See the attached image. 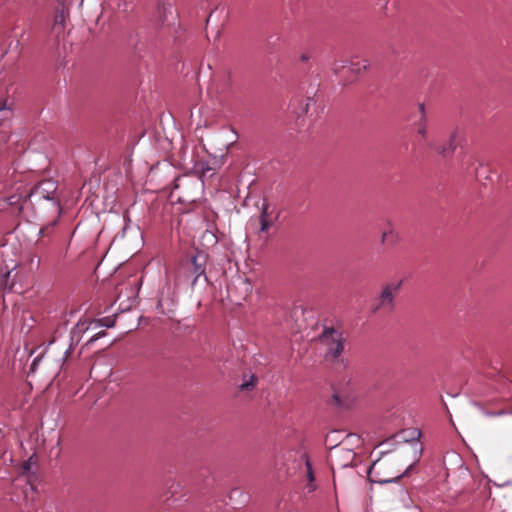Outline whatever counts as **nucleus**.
I'll use <instances>...</instances> for the list:
<instances>
[{
	"label": "nucleus",
	"instance_id": "nucleus-1",
	"mask_svg": "<svg viewBox=\"0 0 512 512\" xmlns=\"http://www.w3.org/2000/svg\"><path fill=\"white\" fill-rule=\"evenodd\" d=\"M400 461V455L396 453L385 452L377 458L368 470V477L372 482L386 484L397 482L401 477L407 475L413 464H410L405 471L401 473L396 466Z\"/></svg>",
	"mask_w": 512,
	"mask_h": 512
},
{
	"label": "nucleus",
	"instance_id": "nucleus-2",
	"mask_svg": "<svg viewBox=\"0 0 512 512\" xmlns=\"http://www.w3.org/2000/svg\"><path fill=\"white\" fill-rule=\"evenodd\" d=\"M208 255L204 251H196L186 259L182 260L176 272V281L186 282L191 280V285L195 286L197 281L203 277L208 282L206 276V264Z\"/></svg>",
	"mask_w": 512,
	"mask_h": 512
},
{
	"label": "nucleus",
	"instance_id": "nucleus-3",
	"mask_svg": "<svg viewBox=\"0 0 512 512\" xmlns=\"http://www.w3.org/2000/svg\"><path fill=\"white\" fill-rule=\"evenodd\" d=\"M319 340L326 348L325 358L327 360H334L338 358L344 350L345 339L342 332L336 329H324Z\"/></svg>",
	"mask_w": 512,
	"mask_h": 512
},
{
	"label": "nucleus",
	"instance_id": "nucleus-4",
	"mask_svg": "<svg viewBox=\"0 0 512 512\" xmlns=\"http://www.w3.org/2000/svg\"><path fill=\"white\" fill-rule=\"evenodd\" d=\"M401 285L402 280L386 284L376 300V303L371 307L372 312L377 313L381 310L391 312L395 307L394 298L398 294Z\"/></svg>",
	"mask_w": 512,
	"mask_h": 512
},
{
	"label": "nucleus",
	"instance_id": "nucleus-5",
	"mask_svg": "<svg viewBox=\"0 0 512 512\" xmlns=\"http://www.w3.org/2000/svg\"><path fill=\"white\" fill-rule=\"evenodd\" d=\"M57 182L51 179L39 182L25 197L45 200H54L57 191Z\"/></svg>",
	"mask_w": 512,
	"mask_h": 512
},
{
	"label": "nucleus",
	"instance_id": "nucleus-6",
	"mask_svg": "<svg viewBox=\"0 0 512 512\" xmlns=\"http://www.w3.org/2000/svg\"><path fill=\"white\" fill-rule=\"evenodd\" d=\"M417 135L420 137V143L428 147L430 150L436 151L438 154L445 156L446 149L441 148L438 144L432 140H429L428 137V120L427 119H419L415 123Z\"/></svg>",
	"mask_w": 512,
	"mask_h": 512
},
{
	"label": "nucleus",
	"instance_id": "nucleus-7",
	"mask_svg": "<svg viewBox=\"0 0 512 512\" xmlns=\"http://www.w3.org/2000/svg\"><path fill=\"white\" fill-rule=\"evenodd\" d=\"M369 67V61L367 59L352 60L348 70L351 76L344 80V84L353 82L362 72H365Z\"/></svg>",
	"mask_w": 512,
	"mask_h": 512
},
{
	"label": "nucleus",
	"instance_id": "nucleus-8",
	"mask_svg": "<svg viewBox=\"0 0 512 512\" xmlns=\"http://www.w3.org/2000/svg\"><path fill=\"white\" fill-rule=\"evenodd\" d=\"M173 16L172 4L167 3L158 7L155 25L157 28H162L164 26H169L171 23L169 21V17Z\"/></svg>",
	"mask_w": 512,
	"mask_h": 512
},
{
	"label": "nucleus",
	"instance_id": "nucleus-9",
	"mask_svg": "<svg viewBox=\"0 0 512 512\" xmlns=\"http://www.w3.org/2000/svg\"><path fill=\"white\" fill-rule=\"evenodd\" d=\"M65 8L62 6L60 11H57L54 17V23L52 26V32L59 37L61 33L64 31V23H65Z\"/></svg>",
	"mask_w": 512,
	"mask_h": 512
},
{
	"label": "nucleus",
	"instance_id": "nucleus-10",
	"mask_svg": "<svg viewBox=\"0 0 512 512\" xmlns=\"http://www.w3.org/2000/svg\"><path fill=\"white\" fill-rule=\"evenodd\" d=\"M398 242L399 235L393 228H389L388 230L384 231L381 235V243L386 247H394Z\"/></svg>",
	"mask_w": 512,
	"mask_h": 512
},
{
	"label": "nucleus",
	"instance_id": "nucleus-11",
	"mask_svg": "<svg viewBox=\"0 0 512 512\" xmlns=\"http://www.w3.org/2000/svg\"><path fill=\"white\" fill-rule=\"evenodd\" d=\"M13 115L12 107L7 99H0V125Z\"/></svg>",
	"mask_w": 512,
	"mask_h": 512
},
{
	"label": "nucleus",
	"instance_id": "nucleus-12",
	"mask_svg": "<svg viewBox=\"0 0 512 512\" xmlns=\"http://www.w3.org/2000/svg\"><path fill=\"white\" fill-rule=\"evenodd\" d=\"M457 135H458V132L453 131L449 137V141H448L447 145L438 144V146H440L441 148L444 147L446 149V155L444 157L451 156L453 154V152L455 151V149L457 147Z\"/></svg>",
	"mask_w": 512,
	"mask_h": 512
},
{
	"label": "nucleus",
	"instance_id": "nucleus-13",
	"mask_svg": "<svg viewBox=\"0 0 512 512\" xmlns=\"http://www.w3.org/2000/svg\"><path fill=\"white\" fill-rule=\"evenodd\" d=\"M257 384V377L255 375H251L249 380L243 382L240 385V389L243 391L252 390Z\"/></svg>",
	"mask_w": 512,
	"mask_h": 512
},
{
	"label": "nucleus",
	"instance_id": "nucleus-14",
	"mask_svg": "<svg viewBox=\"0 0 512 512\" xmlns=\"http://www.w3.org/2000/svg\"><path fill=\"white\" fill-rule=\"evenodd\" d=\"M346 69V61L344 60H335L333 63L332 70L335 74L341 75V73Z\"/></svg>",
	"mask_w": 512,
	"mask_h": 512
},
{
	"label": "nucleus",
	"instance_id": "nucleus-15",
	"mask_svg": "<svg viewBox=\"0 0 512 512\" xmlns=\"http://www.w3.org/2000/svg\"><path fill=\"white\" fill-rule=\"evenodd\" d=\"M22 198L23 197L21 195H12L7 200H8L9 205L18 206L19 210H21L22 206L20 205V202H21Z\"/></svg>",
	"mask_w": 512,
	"mask_h": 512
},
{
	"label": "nucleus",
	"instance_id": "nucleus-16",
	"mask_svg": "<svg viewBox=\"0 0 512 512\" xmlns=\"http://www.w3.org/2000/svg\"><path fill=\"white\" fill-rule=\"evenodd\" d=\"M272 224L273 221L270 218L260 219V232H267Z\"/></svg>",
	"mask_w": 512,
	"mask_h": 512
},
{
	"label": "nucleus",
	"instance_id": "nucleus-17",
	"mask_svg": "<svg viewBox=\"0 0 512 512\" xmlns=\"http://www.w3.org/2000/svg\"><path fill=\"white\" fill-rule=\"evenodd\" d=\"M268 209H269V205L266 201H264L262 204V207H261L260 219H265V218L270 217V213H269Z\"/></svg>",
	"mask_w": 512,
	"mask_h": 512
},
{
	"label": "nucleus",
	"instance_id": "nucleus-18",
	"mask_svg": "<svg viewBox=\"0 0 512 512\" xmlns=\"http://www.w3.org/2000/svg\"><path fill=\"white\" fill-rule=\"evenodd\" d=\"M418 109H419V112H420V118L419 119H423V118L427 119L424 103H420L418 105Z\"/></svg>",
	"mask_w": 512,
	"mask_h": 512
},
{
	"label": "nucleus",
	"instance_id": "nucleus-19",
	"mask_svg": "<svg viewBox=\"0 0 512 512\" xmlns=\"http://www.w3.org/2000/svg\"><path fill=\"white\" fill-rule=\"evenodd\" d=\"M306 465H307V476H308V479L309 481H313L314 480V476H313V472H312V469H311V466H310V463L307 461L306 462Z\"/></svg>",
	"mask_w": 512,
	"mask_h": 512
},
{
	"label": "nucleus",
	"instance_id": "nucleus-20",
	"mask_svg": "<svg viewBox=\"0 0 512 512\" xmlns=\"http://www.w3.org/2000/svg\"><path fill=\"white\" fill-rule=\"evenodd\" d=\"M311 55L309 53H303L301 54L300 56V60L303 61V62H306L310 59Z\"/></svg>",
	"mask_w": 512,
	"mask_h": 512
},
{
	"label": "nucleus",
	"instance_id": "nucleus-21",
	"mask_svg": "<svg viewBox=\"0 0 512 512\" xmlns=\"http://www.w3.org/2000/svg\"><path fill=\"white\" fill-rule=\"evenodd\" d=\"M183 180H184L183 178H177V179L175 180V185H174V187H175L176 189H177V188H179V187L181 186V182H182Z\"/></svg>",
	"mask_w": 512,
	"mask_h": 512
},
{
	"label": "nucleus",
	"instance_id": "nucleus-22",
	"mask_svg": "<svg viewBox=\"0 0 512 512\" xmlns=\"http://www.w3.org/2000/svg\"><path fill=\"white\" fill-rule=\"evenodd\" d=\"M104 321H105L104 325L106 327H112L113 326V322L109 318H105Z\"/></svg>",
	"mask_w": 512,
	"mask_h": 512
},
{
	"label": "nucleus",
	"instance_id": "nucleus-23",
	"mask_svg": "<svg viewBox=\"0 0 512 512\" xmlns=\"http://www.w3.org/2000/svg\"><path fill=\"white\" fill-rule=\"evenodd\" d=\"M310 102H312V99L311 98H307L306 99V104H305V112L308 111V107H309Z\"/></svg>",
	"mask_w": 512,
	"mask_h": 512
},
{
	"label": "nucleus",
	"instance_id": "nucleus-24",
	"mask_svg": "<svg viewBox=\"0 0 512 512\" xmlns=\"http://www.w3.org/2000/svg\"><path fill=\"white\" fill-rule=\"evenodd\" d=\"M47 230H48V227H44V228L41 229V233L44 234Z\"/></svg>",
	"mask_w": 512,
	"mask_h": 512
},
{
	"label": "nucleus",
	"instance_id": "nucleus-25",
	"mask_svg": "<svg viewBox=\"0 0 512 512\" xmlns=\"http://www.w3.org/2000/svg\"><path fill=\"white\" fill-rule=\"evenodd\" d=\"M413 434H416V435H417V437H419V436H420V432H419V431H414V432H413Z\"/></svg>",
	"mask_w": 512,
	"mask_h": 512
}]
</instances>
